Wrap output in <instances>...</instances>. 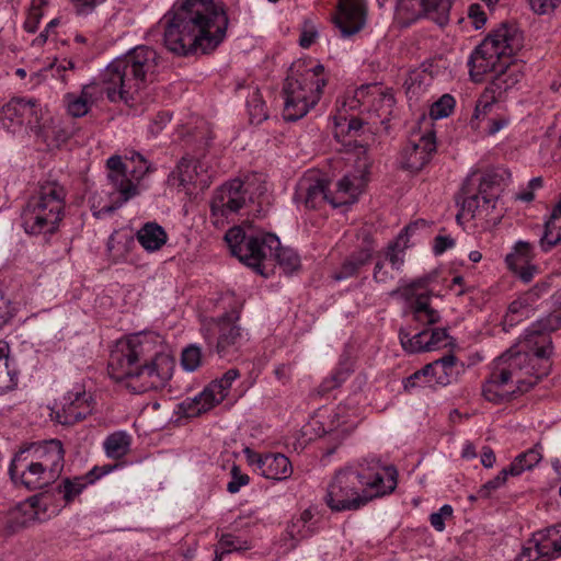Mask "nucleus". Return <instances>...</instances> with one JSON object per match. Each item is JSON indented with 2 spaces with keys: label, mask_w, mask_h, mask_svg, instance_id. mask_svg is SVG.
<instances>
[{
  "label": "nucleus",
  "mask_w": 561,
  "mask_h": 561,
  "mask_svg": "<svg viewBox=\"0 0 561 561\" xmlns=\"http://www.w3.org/2000/svg\"><path fill=\"white\" fill-rule=\"evenodd\" d=\"M228 24L224 3L215 0H176L160 21L165 48L179 57L214 51Z\"/></svg>",
  "instance_id": "nucleus-1"
},
{
  "label": "nucleus",
  "mask_w": 561,
  "mask_h": 561,
  "mask_svg": "<svg viewBox=\"0 0 561 561\" xmlns=\"http://www.w3.org/2000/svg\"><path fill=\"white\" fill-rule=\"evenodd\" d=\"M398 472L378 459L336 470L327 485L324 503L332 512L357 511L376 497L394 491Z\"/></svg>",
  "instance_id": "nucleus-2"
},
{
  "label": "nucleus",
  "mask_w": 561,
  "mask_h": 561,
  "mask_svg": "<svg viewBox=\"0 0 561 561\" xmlns=\"http://www.w3.org/2000/svg\"><path fill=\"white\" fill-rule=\"evenodd\" d=\"M150 346L140 335L119 341L110 355V376L117 381L136 378L142 392L163 388L172 377L175 362L165 353H157L149 359Z\"/></svg>",
  "instance_id": "nucleus-3"
},
{
  "label": "nucleus",
  "mask_w": 561,
  "mask_h": 561,
  "mask_svg": "<svg viewBox=\"0 0 561 561\" xmlns=\"http://www.w3.org/2000/svg\"><path fill=\"white\" fill-rule=\"evenodd\" d=\"M158 54L148 46H138L116 58L104 69L107 99L111 102L134 101L136 95L152 81Z\"/></svg>",
  "instance_id": "nucleus-4"
},
{
  "label": "nucleus",
  "mask_w": 561,
  "mask_h": 561,
  "mask_svg": "<svg viewBox=\"0 0 561 561\" xmlns=\"http://www.w3.org/2000/svg\"><path fill=\"white\" fill-rule=\"evenodd\" d=\"M529 352L506 351L494 362V378L513 387L514 392L524 393L548 374L552 342L542 337V345L535 347L526 343Z\"/></svg>",
  "instance_id": "nucleus-5"
},
{
  "label": "nucleus",
  "mask_w": 561,
  "mask_h": 561,
  "mask_svg": "<svg viewBox=\"0 0 561 561\" xmlns=\"http://www.w3.org/2000/svg\"><path fill=\"white\" fill-rule=\"evenodd\" d=\"M325 84L327 77L321 64L307 67L305 61L294 62L282 89L285 99L284 118L295 122L307 115L320 101Z\"/></svg>",
  "instance_id": "nucleus-6"
},
{
  "label": "nucleus",
  "mask_w": 561,
  "mask_h": 561,
  "mask_svg": "<svg viewBox=\"0 0 561 561\" xmlns=\"http://www.w3.org/2000/svg\"><path fill=\"white\" fill-rule=\"evenodd\" d=\"M522 45V34L515 26L501 25L471 53L468 67L472 81L481 82L486 75L496 76L504 69V59L512 57Z\"/></svg>",
  "instance_id": "nucleus-7"
},
{
  "label": "nucleus",
  "mask_w": 561,
  "mask_h": 561,
  "mask_svg": "<svg viewBox=\"0 0 561 561\" xmlns=\"http://www.w3.org/2000/svg\"><path fill=\"white\" fill-rule=\"evenodd\" d=\"M66 190L57 182H46L32 196L22 214L23 228L28 234H53L65 214Z\"/></svg>",
  "instance_id": "nucleus-8"
},
{
  "label": "nucleus",
  "mask_w": 561,
  "mask_h": 561,
  "mask_svg": "<svg viewBox=\"0 0 561 561\" xmlns=\"http://www.w3.org/2000/svg\"><path fill=\"white\" fill-rule=\"evenodd\" d=\"M238 310L211 318L202 325V334L208 347L220 358L236 357L243 344L242 330L238 325Z\"/></svg>",
  "instance_id": "nucleus-9"
},
{
  "label": "nucleus",
  "mask_w": 561,
  "mask_h": 561,
  "mask_svg": "<svg viewBox=\"0 0 561 561\" xmlns=\"http://www.w3.org/2000/svg\"><path fill=\"white\" fill-rule=\"evenodd\" d=\"M42 118L41 104L34 98H12L0 111V125L11 133L25 130L41 136Z\"/></svg>",
  "instance_id": "nucleus-10"
},
{
  "label": "nucleus",
  "mask_w": 561,
  "mask_h": 561,
  "mask_svg": "<svg viewBox=\"0 0 561 561\" xmlns=\"http://www.w3.org/2000/svg\"><path fill=\"white\" fill-rule=\"evenodd\" d=\"M428 283V277H420L391 291L392 296L398 295L410 302L413 320L425 325H432L440 321L438 311L430 306Z\"/></svg>",
  "instance_id": "nucleus-11"
},
{
  "label": "nucleus",
  "mask_w": 561,
  "mask_h": 561,
  "mask_svg": "<svg viewBox=\"0 0 561 561\" xmlns=\"http://www.w3.org/2000/svg\"><path fill=\"white\" fill-rule=\"evenodd\" d=\"M478 173L472 172L463 182L460 193L457 196V204L461 205V213H468L471 217L480 207L494 208L495 195L491 193L494 186L499 185V175L495 173H486L479 179L478 192L472 187Z\"/></svg>",
  "instance_id": "nucleus-12"
},
{
  "label": "nucleus",
  "mask_w": 561,
  "mask_h": 561,
  "mask_svg": "<svg viewBox=\"0 0 561 561\" xmlns=\"http://www.w3.org/2000/svg\"><path fill=\"white\" fill-rule=\"evenodd\" d=\"M19 450L41 466L55 480L61 474L65 465V449L59 439L24 443Z\"/></svg>",
  "instance_id": "nucleus-13"
},
{
  "label": "nucleus",
  "mask_w": 561,
  "mask_h": 561,
  "mask_svg": "<svg viewBox=\"0 0 561 561\" xmlns=\"http://www.w3.org/2000/svg\"><path fill=\"white\" fill-rule=\"evenodd\" d=\"M9 476L15 485L23 486L30 491L44 489L56 481L41 466L30 460L19 449L11 459Z\"/></svg>",
  "instance_id": "nucleus-14"
},
{
  "label": "nucleus",
  "mask_w": 561,
  "mask_h": 561,
  "mask_svg": "<svg viewBox=\"0 0 561 561\" xmlns=\"http://www.w3.org/2000/svg\"><path fill=\"white\" fill-rule=\"evenodd\" d=\"M108 169L107 179L115 192L119 194L118 198L108 206H104L101 213L110 214L122 207L129 199L139 195L137 184L127 176L128 165L124 163L121 156L114 154L106 161Z\"/></svg>",
  "instance_id": "nucleus-15"
},
{
  "label": "nucleus",
  "mask_w": 561,
  "mask_h": 561,
  "mask_svg": "<svg viewBox=\"0 0 561 561\" xmlns=\"http://www.w3.org/2000/svg\"><path fill=\"white\" fill-rule=\"evenodd\" d=\"M261 253L259 255V267H254V271L263 276H267L265 273L266 263L277 262L283 271L287 274H291L300 267L299 255L290 248L280 247V241L277 236L273 233H266L265 240L261 241Z\"/></svg>",
  "instance_id": "nucleus-16"
},
{
  "label": "nucleus",
  "mask_w": 561,
  "mask_h": 561,
  "mask_svg": "<svg viewBox=\"0 0 561 561\" xmlns=\"http://www.w3.org/2000/svg\"><path fill=\"white\" fill-rule=\"evenodd\" d=\"M245 202L244 183L240 179L231 180L214 193L210 202L211 216L228 218L230 215L237 214L245 205Z\"/></svg>",
  "instance_id": "nucleus-17"
},
{
  "label": "nucleus",
  "mask_w": 561,
  "mask_h": 561,
  "mask_svg": "<svg viewBox=\"0 0 561 561\" xmlns=\"http://www.w3.org/2000/svg\"><path fill=\"white\" fill-rule=\"evenodd\" d=\"M265 234H247L241 227H232L226 232L225 240L231 254L254 270L259 267L261 241L265 240Z\"/></svg>",
  "instance_id": "nucleus-18"
},
{
  "label": "nucleus",
  "mask_w": 561,
  "mask_h": 561,
  "mask_svg": "<svg viewBox=\"0 0 561 561\" xmlns=\"http://www.w3.org/2000/svg\"><path fill=\"white\" fill-rule=\"evenodd\" d=\"M333 22L342 37H351L366 24V4L364 0H339Z\"/></svg>",
  "instance_id": "nucleus-19"
},
{
  "label": "nucleus",
  "mask_w": 561,
  "mask_h": 561,
  "mask_svg": "<svg viewBox=\"0 0 561 561\" xmlns=\"http://www.w3.org/2000/svg\"><path fill=\"white\" fill-rule=\"evenodd\" d=\"M91 397L84 389L69 391L55 412V420L62 425H73L92 413Z\"/></svg>",
  "instance_id": "nucleus-20"
},
{
  "label": "nucleus",
  "mask_w": 561,
  "mask_h": 561,
  "mask_svg": "<svg viewBox=\"0 0 561 561\" xmlns=\"http://www.w3.org/2000/svg\"><path fill=\"white\" fill-rule=\"evenodd\" d=\"M436 151V140L433 131L417 139H410L401 152V167L411 172L422 170Z\"/></svg>",
  "instance_id": "nucleus-21"
},
{
  "label": "nucleus",
  "mask_w": 561,
  "mask_h": 561,
  "mask_svg": "<svg viewBox=\"0 0 561 561\" xmlns=\"http://www.w3.org/2000/svg\"><path fill=\"white\" fill-rule=\"evenodd\" d=\"M328 185L325 179L308 174L298 182L294 199L306 208H320L325 203L330 204L331 190Z\"/></svg>",
  "instance_id": "nucleus-22"
},
{
  "label": "nucleus",
  "mask_w": 561,
  "mask_h": 561,
  "mask_svg": "<svg viewBox=\"0 0 561 561\" xmlns=\"http://www.w3.org/2000/svg\"><path fill=\"white\" fill-rule=\"evenodd\" d=\"M451 0H399V9L414 18L426 16L445 26L449 21Z\"/></svg>",
  "instance_id": "nucleus-23"
},
{
  "label": "nucleus",
  "mask_w": 561,
  "mask_h": 561,
  "mask_svg": "<svg viewBox=\"0 0 561 561\" xmlns=\"http://www.w3.org/2000/svg\"><path fill=\"white\" fill-rule=\"evenodd\" d=\"M404 264V251L397 242L390 243L383 252L378 253L373 272V278L381 285L390 284Z\"/></svg>",
  "instance_id": "nucleus-24"
},
{
  "label": "nucleus",
  "mask_w": 561,
  "mask_h": 561,
  "mask_svg": "<svg viewBox=\"0 0 561 561\" xmlns=\"http://www.w3.org/2000/svg\"><path fill=\"white\" fill-rule=\"evenodd\" d=\"M240 377V371L237 368L227 370L220 379L210 383L198 397L194 400L198 408L196 413L207 411L215 404L220 403L227 397L232 382Z\"/></svg>",
  "instance_id": "nucleus-25"
},
{
  "label": "nucleus",
  "mask_w": 561,
  "mask_h": 561,
  "mask_svg": "<svg viewBox=\"0 0 561 561\" xmlns=\"http://www.w3.org/2000/svg\"><path fill=\"white\" fill-rule=\"evenodd\" d=\"M364 190V180L357 175H344L331 190L330 205L334 208L354 204Z\"/></svg>",
  "instance_id": "nucleus-26"
},
{
  "label": "nucleus",
  "mask_w": 561,
  "mask_h": 561,
  "mask_svg": "<svg viewBox=\"0 0 561 561\" xmlns=\"http://www.w3.org/2000/svg\"><path fill=\"white\" fill-rule=\"evenodd\" d=\"M253 456L257 458V467L267 479L285 480L293 473L290 460L283 454H268L265 456L253 454Z\"/></svg>",
  "instance_id": "nucleus-27"
},
{
  "label": "nucleus",
  "mask_w": 561,
  "mask_h": 561,
  "mask_svg": "<svg viewBox=\"0 0 561 561\" xmlns=\"http://www.w3.org/2000/svg\"><path fill=\"white\" fill-rule=\"evenodd\" d=\"M366 244L353 252L341 265L339 272L333 275L335 280L350 278L358 273L362 266L366 265L373 256L374 247L367 239Z\"/></svg>",
  "instance_id": "nucleus-28"
},
{
  "label": "nucleus",
  "mask_w": 561,
  "mask_h": 561,
  "mask_svg": "<svg viewBox=\"0 0 561 561\" xmlns=\"http://www.w3.org/2000/svg\"><path fill=\"white\" fill-rule=\"evenodd\" d=\"M561 328V312H553L540 319L528 331L525 341L535 347L542 345V337L551 342L548 334Z\"/></svg>",
  "instance_id": "nucleus-29"
},
{
  "label": "nucleus",
  "mask_w": 561,
  "mask_h": 561,
  "mask_svg": "<svg viewBox=\"0 0 561 561\" xmlns=\"http://www.w3.org/2000/svg\"><path fill=\"white\" fill-rule=\"evenodd\" d=\"M167 232L160 225L156 222H147L137 232L138 242L145 250L149 252L161 249L162 245L167 242Z\"/></svg>",
  "instance_id": "nucleus-30"
},
{
  "label": "nucleus",
  "mask_w": 561,
  "mask_h": 561,
  "mask_svg": "<svg viewBox=\"0 0 561 561\" xmlns=\"http://www.w3.org/2000/svg\"><path fill=\"white\" fill-rule=\"evenodd\" d=\"M561 241V202L553 208L545 224V232L540 239L541 249L547 252Z\"/></svg>",
  "instance_id": "nucleus-31"
},
{
  "label": "nucleus",
  "mask_w": 561,
  "mask_h": 561,
  "mask_svg": "<svg viewBox=\"0 0 561 561\" xmlns=\"http://www.w3.org/2000/svg\"><path fill=\"white\" fill-rule=\"evenodd\" d=\"M542 459L541 444L537 443L530 449L517 455L511 465L507 467L511 477H518L526 470H531Z\"/></svg>",
  "instance_id": "nucleus-32"
},
{
  "label": "nucleus",
  "mask_w": 561,
  "mask_h": 561,
  "mask_svg": "<svg viewBox=\"0 0 561 561\" xmlns=\"http://www.w3.org/2000/svg\"><path fill=\"white\" fill-rule=\"evenodd\" d=\"M131 437L123 431L114 432L104 440V450L107 457L118 460L125 457L130 448Z\"/></svg>",
  "instance_id": "nucleus-33"
},
{
  "label": "nucleus",
  "mask_w": 561,
  "mask_h": 561,
  "mask_svg": "<svg viewBox=\"0 0 561 561\" xmlns=\"http://www.w3.org/2000/svg\"><path fill=\"white\" fill-rule=\"evenodd\" d=\"M196 174V167L194 160L187 157H183L175 169L169 174L168 183L174 187H185L188 183H192Z\"/></svg>",
  "instance_id": "nucleus-34"
},
{
  "label": "nucleus",
  "mask_w": 561,
  "mask_h": 561,
  "mask_svg": "<svg viewBox=\"0 0 561 561\" xmlns=\"http://www.w3.org/2000/svg\"><path fill=\"white\" fill-rule=\"evenodd\" d=\"M502 71H497L496 76L492 77V84L495 90L502 92L519 82L520 73L518 65L511 61V57L505 58L503 61Z\"/></svg>",
  "instance_id": "nucleus-35"
},
{
  "label": "nucleus",
  "mask_w": 561,
  "mask_h": 561,
  "mask_svg": "<svg viewBox=\"0 0 561 561\" xmlns=\"http://www.w3.org/2000/svg\"><path fill=\"white\" fill-rule=\"evenodd\" d=\"M515 393L516 392H514L513 387L507 386L506 383L494 378L493 371L482 388V396L485 398V400L493 403L504 402Z\"/></svg>",
  "instance_id": "nucleus-36"
},
{
  "label": "nucleus",
  "mask_w": 561,
  "mask_h": 561,
  "mask_svg": "<svg viewBox=\"0 0 561 561\" xmlns=\"http://www.w3.org/2000/svg\"><path fill=\"white\" fill-rule=\"evenodd\" d=\"M548 534L550 535V526L534 533L529 539V543H534L536 558L542 561H549L559 557Z\"/></svg>",
  "instance_id": "nucleus-37"
},
{
  "label": "nucleus",
  "mask_w": 561,
  "mask_h": 561,
  "mask_svg": "<svg viewBox=\"0 0 561 561\" xmlns=\"http://www.w3.org/2000/svg\"><path fill=\"white\" fill-rule=\"evenodd\" d=\"M400 343L404 351L409 353H420L431 351L428 341V330L424 329L414 335L401 328L399 331Z\"/></svg>",
  "instance_id": "nucleus-38"
},
{
  "label": "nucleus",
  "mask_w": 561,
  "mask_h": 561,
  "mask_svg": "<svg viewBox=\"0 0 561 561\" xmlns=\"http://www.w3.org/2000/svg\"><path fill=\"white\" fill-rule=\"evenodd\" d=\"M125 159L133 165L129 170L131 180L137 184L140 190V181L149 173L153 172L156 168L150 163L141 153L137 151H130L125 154Z\"/></svg>",
  "instance_id": "nucleus-39"
},
{
  "label": "nucleus",
  "mask_w": 561,
  "mask_h": 561,
  "mask_svg": "<svg viewBox=\"0 0 561 561\" xmlns=\"http://www.w3.org/2000/svg\"><path fill=\"white\" fill-rule=\"evenodd\" d=\"M533 260V247L529 242L518 241L514 247V251L505 257L507 267L517 272L518 267L527 265Z\"/></svg>",
  "instance_id": "nucleus-40"
},
{
  "label": "nucleus",
  "mask_w": 561,
  "mask_h": 561,
  "mask_svg": "<svg viewBox=\"0 0 561 561\" xmlns=\"http://www.w3.org/2000/svg\"><path fill=\"white\" fill-rule=\"evenodd\" d=\"M434 363L438 364V367L435 368L436 383L443 386L450 383L456 375L457 357L454 354H448L434 360Z\"/></svg>",
  "instance_id": "nucleus-41"
},
{
  "label": "nucleus",
  "mask_w": 561,
  "mask_h": 561,
  "mask_svg": "<svg viewBox=\"0 0 561 561\" xmlns=\"http://www.w3.org/2000/svg\"><path fill=\"white\" fill-rule=\"evenodd\" d=\"M64 103L67 108V113L71 117H83L85 116L90 108L91 104L87 101L85 98L81 93L77 94L73 92L66 93L64 96Z\"/></svg>",
  "instance_id": "nucleus-42"
},
{
  "label": "nucleus",
  "mask_w": 561,
  "mask_h": 561,
  "mask_svg": "<svg viewBox=\"0 0 561 561\" xmlns=\"http://www.w3.org/2000/svg\"><path fill=\"white\" fill-rule=\"evenodd\" d=\"M87 486L85 478L76 477L73 479L66 478L57 486L58 494L69 504L71 503Z\"/></svg>",
  "instance_id": "nucleus-43"
},
{
  "label": "nucleus",
  "mask_w": 561,
  "mask_h": 561,
  "mask_svg": "<svg viewBox=\"0 0 561 561\" xmlns=\"http://www.w3.org/2000/svg\"><path fill=\"white\" fill-rule=\"evenodd\" d=\"M247 104L252 124H261L268 117L265 102L257 89H255L249 96Z\"/></svg>",
  "instance_id": "nucleus-44"
},
{
  "label": "nucleus",
  "mask_w": 561,
  "mask_h": 561,
  "mask_svg": "<svg viewBox=\"0 0 561 561\" xmlns=\"http://www.w3.org/2000/svg\"><path fill=\"white\" fill-rule=\"evenodd\" d=\"M368 92H370V94L374 95V100L378 101V103H380L381 107L387 108V111L385 112V115H389L390 111L393 107L394 102H396L393 95L381 91V89L377 85H373V87L367 85V87H360L356 91L355 98L360 101L365 98V95Z\"/></svg>",
  "instance_id": "nucleus-45"
},
{
  "label": "nucleus",
  "mask_w": 561,
  "mask_h": 561,
  "mask_svg": "<svg viewBox=\"0 0 561 561\" xmlns=\"http://www.w3.org/2000/svg\"><path fill=\"white\" fill-rule=\"evenodd\" d=\"M9 353V344L4 341H0V396L12 389L14 386L13 378L11 377L7 365Z\"/></svg>",
  "instance_id": "nucleus-46"
},
{
  "label": "nucleus",
  "mask_w": 561,
  "mask_h": 561,
  "mask_svg": "<svg viewBox=\"0 0 561 561\" xmlns=\"http://www.w3.org/2000/svg\"><path fill=\"white\" fill-rule=\"evenodd\" d=\"M41 497L38 495L30 496L24 502H21L15 507V514L22 515V520L20 522L22 525H25L30 522L38 519V504H39Z\"/></svg>",
  "instance_id": "nucleus-47"
},
{
  "label": "nucleus",
  "mask_w": 561,
  "mask_h": 561,
  "mask_svg": "<svg viewBox=\"0 0 561 561\" xmlns=\"http://www.w3.org/2000/svg\"><path fill=\"white\" fill-rule=\"evenodd\" d=\"M218 545L221 550V554L249 550L251 548V545L247 539L232 534H222L219 538Z\"/></svg>",
  "instance_id": "nucleus-48"
},
{
  "label": "nucleus",
  "mask_w": 561,
  "mask_h": 561,
  "mask_svg": "<svg viewBox=\"0 0 561 561\" xmlns=\"http://www.w3.org/2000/svg\"><path fill=\"white\" fill-rule=\"evenodd\" d=\"M511 476L510 469L503 468L496 477L486 481L479 488V496L483 500L490 499L492 494L506 484L507 478Z\"/></svg>",
  "instance_id": "nucleus-49"
},
{
  "label": "nucleus",
  "mask_w": 561,
  "mask_h": 561,
  "mask_svg": "<svg viewBox=\"0 0 561 561\" xmlns=\"http://www.w3.org/2000/svg\"><path fill=\"white\" fill-rule=\"evenodd\" d=\"M106 85H107V83H105L104 71H103L102 75H101L100 81H92V82H90L88 84H84L82 87L80 93L83 95V98L87 99V101L91 105H93L99 100H101L104 94L107 95Z\"/></svg>",
  "instance_id": "nucleus-50"
},
{
  "label": "nucleus",
  "mask_w": 561,
  "mask_h": 561,
  "mask_svg": "<svg viewBox=\"0 0 561 561\" xmlns=\"http://www.w3.org/2000/svg\"><path fill=\"white\" fill-rule=\"evenodd\" d=\"M455 99L450 94L442 95L430 108V115L434 119L449 116L455 107Z\"/></svg>",
  "instance_id": "nucleus-51"
},
{
  "label": "nucleus",
  "mask_w": 561,
  "mask_h": 561,
  "mask_svg": "<svg viewBox=\"0 0 561 561\" xmlns=\"http://www.w3.org/2000/svg\"><path fill=\"white\" fill-rule=\"evenodd\" d=\"M45 4V0H32L28 15L24 22V30L27 33H35L37 31L38 23L43 16L42 9Z\"/></svg>",
  "instance_id": "nucleus-52"
},
{
  "label": "nucleus",
  "mask_w": 561,
  "mask_h": 561,
  "mask_svg": "<svg viewBox=\"0 0 561 561\" xmlns=\"http://www.w3.org/2000/svg\"><path fill=\"white\" fill-rule=\"evenodd\" d=\"M202 363V351L196 345H190L182 352L181 364L186 371L196 370Z\"/></svg>",
  "instance_id": "nucleus-53"
},
{
  "label": "nucleus",
  "mask_w": 561,
  "mask_h": 561,
  "mask_svg": "<svg viewBox=\"0 0 561 561\" xmlns=\"http://www.w3.org/2000/svg\"><path fill=\"white\" fill-rule=\"evenodd\" d=\"M231 481L227 484V491L231 494L239 492L241 486L247 485L250 481L248 474L242 473L237 465L231 468Z\"/></svg>",
  "instance_id": "nucleus-54"
},
{
  "label": "nucleus",
  "mask_w": 561,
  "mask_h": 561,
  "mask_svg": "<svg viewBox=\"0 0 561 561\" xmlns=\"http://www.w3.org/2000/svg\"><path fill=\"white\" fill-rule=\"evenodd\" d=\"M449 335L446 329H433L428 330V341L431 351L447 346L449 343L447 340Z\"/></svg>",
  "instance_id": "nucleus-55"
},
{
  "label": "nucleus",
  "mask_w": 561,
  "mask_h": 561,
  "mask_svg": "<svg viewBox=\"0 0 561 561\" xmlns=\"http://www.w3.org/2000/svg\"><path fill=\"white\" fill-rule=\"evenodd\" d=\"M347 378V373L344 370H336L329 378H327L321 387L323 391H330L341 386Z\"/></svg>",
  "instance_id": "nucleus-56"
},
{
  "label": "nucleus",
  "mask_w": 561,
  "mask_h": 561,
  "mask_svg": "<svg viewBox=\"0 0 561 561\" xmlns=\"http://www.w3.org/2000/svg\"><path fill=\"white\" fill-rule=\"evenodd\" d=\"M531 9L539 14L552 11L561 0H528Z\"/></svg>",
  "instance_id": "nucleus-57"
},
{
  "label": "nucleus",
  "mask_w": 561,
  "mask_h": 561,
  "mask_svg": "<svg viewBox=\"0 0 561 561\" xmlns=\"http://www.w3.org/2000/svg\"><path fill=\"white\" fill-rule=\"evenodd\" d=\"M469 18L477 30L482 27L486 22L485 13L482 11L479 4H471L469 7Z\"/></svg>",
  "instance_id": "nucleus-58"
},
{
  "label": "nucleus",
  "mask_w": 561,
  "mask_h": 561,
  "mask_svg": "<svg viewBox=\"0 0 561 561\" xmlns=\"http://www.w3.org/2000/svg\"><path fill=\"white\" fill-rule=\"evenodd\" d=\"M104 0H72L73 7L78 14L87 15L93 11L95 5Z\"/></svg>",
  "instance_id": "nucleus-59"
},
{
  "label": "nucleus",
  "mask_w": 561,
  "mask_h": 561,
  "mask_svg": "<svg viewBox=\"0 0 561 561\" xmlns=\"http://www.w3.org/2000/svg\"><path fill=\"white\" fill-rule=\"evenodd\" d=\"M455 245V240L448 236H437L434 239V253L439 255Z\"/></svg>",
  "instance_id": "nucleus-60"
},
{
  "label": "nucleus",
  "mask_w": 561,
  "mask_h": 561,
  "mask_svg": "<svg viewBox=\"0 0 561 561\" xmlns=\"http://www.w3.org/2000/svg\"><path fill=\"white\" fill-rule=\"evenodd\" d=\"M60 23L59 19H53L45 27L43 32L33 41L34 46H42L48 39L49 34L57 27Z\"/></svg>",
  "instance_id": "nucleus-61"
},
{
  "label": "nucleus",
  "mask_w": 561,
  "mask_h": 561,
  "mask_svg": "<svg viewBox=\"0 0 561 561\" xmlns=\"http://www.w3.org/2000/svg\"><path fill=\"white\" fill-rule=\"evenodd\" d=\"M436 367H438V364L432 362L417 370V375H421L423 379H425L424 385H431L433 381L436 382Z\"/></svg>",
  "instance_id": "nucleus-62"
},
{
  "label": "nucleus",
  "mask_w": 561,
  "mask_h": 561,
  "mask_svg": "<svg viewBox=\"0 0 561 561\" xmlns=\"http://www.w3.org/2000/svg\"><path fill=\"white\" fill-rule=\"evenodd\" d=\"M535 560H538L536 558L535 547H534V543H529V540L522 548V551L518 553V556L514 559V561H535Z\"/></svg>",
  "instance_id": "nucleus-63"
},
{
  "label": "nucleus",
  "mask_w": 561,
  "mask_h": 561,
  "mask_svg": "<svg viewBox=\"0 0 561 561\" xmlns=\"http://www.w3.org/2000/svg\"><path fill=\"white\" fill-rule=\"evenodd\" d=\"M550 541L554 546V551L561 556V524L550 526Z\"/></svg>",
  "instance_id": "nucleus-64"
}]
</instances>
